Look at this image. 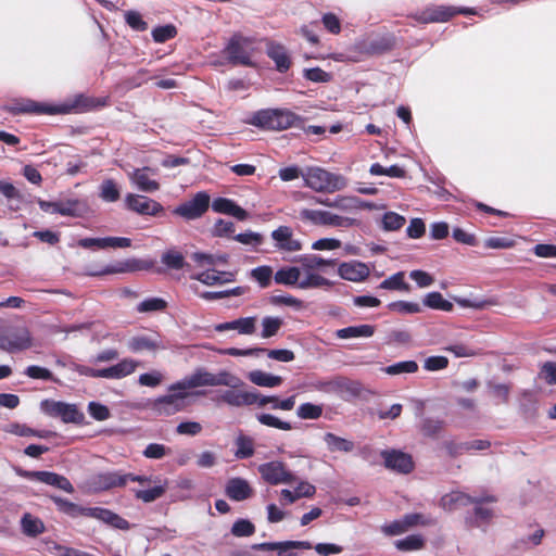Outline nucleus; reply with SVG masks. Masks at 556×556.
<instances>
[{
  "mask_svg": "<svg viewBox=\"0 0 556 556\" xmlns=\"http://www.w3.org/2000/svg\"><path fill=\"white\" fill-rule=\"evenodd\" d=\"M106 104L105 98H93L84 93H77L73 98L65 100L59 104H49L45 102H37L31 99L15 100L7 106V111L12 115L21 114H71L89 112Z\"/></svg>",
  "mask_w": 556,
  "mask_h": 556,
  "instance_id": "f257e3e1",
  "label": "nucleus"
},
{
  "mask_svg": "<svg viewBox=\"0 0 556 556\" xmlns=\"http://www.w3.org/2000/svg\"><path fill=\"white\" fill-rule=\"evenodd\" d=\"M50 498L60 513L71 518H77L79 516L90 517L102 521L113 529L123 531H127L131 527L128 520L109 508L99 506L84 507L59 495H51Z\"/></svg>",
  "mask_w": 556,
  "mask_h": 556,
  "instance_id": "f03ea898",
  "label": "nucleus"
},
{
  "mask_svg": "<svg viewBox=\"0 0 556 556\" xmlns=\"http://www.w3.org/2000/svg\"><path fill=\"white\" fill-rule=\"evenodd\" d=\"M254 38L243 36L241 33H235L227 40L222 54L226 58V63L232 66L254 67Z\"/></svg>",
  "mask_w": 556,
  "mask_h": 556,
  "instance_id": "7ed1b4c3",
  "label": "nucleus"
},
{
  "mask_svg": "<svg viewBox=\"0 0 556 556\" xmlns=\"http://www.w3.org/2000/svg\"><path fill=\"white\" fill-rule=\"evenodd\" d=\"M187 389H193L189 376L172 383L168 394L160 395L152 402V409L160 415L170 416L184 408L182 401L189 395Z\"/></svg>",
  "mask_w": 556,
  "mask_h": 556,
  "instance_id": "20e7f679",
  "label": "nucleus"
},
{
  "mask_svg": "<svg viewBox=\"0 0 556 556\" xmlns=\"http://www.w3.org/2000/svg\"><path fill=\"white\" fill-rule=\"evenodd\" d=\"M302 177L304 185L317 192L332 193L344 189L346 186L345 177L320 167L309 168Z\"/></svg>",
  "mask_w": 556,
  "mask_h": 556,
  "instance_id": "39448f33",
  "label": "nucleus"
},
{
  "mask_svg": "<svg viewBox=\"0 0 556 556\" xmlns=\"http://www.w3.org/2000/svg\"><path fill=\"white\" fill-rule=\"evenodd\" d=\"M153 266L154 261L151 258L129 257L97 269L86 268L85 275L89 277H102L113 274L137 273L142 270L148 271L152 269Z\"/></svg>",
  "mask_w": 556,
  "mask_h": 556,
  "instance_id": "423d86ee",
  "label": "nucleus"
},
{
  "mask_svg": "<svg viewBox=\"0 0 556 556\" xmlns=\"http://www.w3.org/2000/svg\"><path fill=\"white\" fill-rule=\"evenodd\" d=\"M40 410L49 417L60 418L64 424L83 425L85 421L84 413L74 403L46 399L40 402Z\"/></svg>",
  "mask_w": 556,
  "mask_h": 556,
  "instance_id": "0eeeda50",
  "label": "nucleus"
},
{
  "mask_svg": "<svg viewBox=\"0 0 556 556\" xmlns=\"http://www.w3.org/2000/svg\"><path fill=\"white\" fill-rule=\"evenodd\" d=\"M139 366V362L132 358H123L117 364L106 368H92L89 366L79 365L76 370L79 375L90 378H104V379H123L132 372Z\"/></svg>",
  "mask_w": 556,
  "mask_h": 556,
  "instance_id": "6e6552de",
  "label": "nucleus"
},
{
  "mask_svg": "<svg viewBox=\"0 0 556 556\" xmlns=\"http://www.w3.org/2000/svg\"><path fill=\"white\" fill-rule=\"evenodd\" d=\"M456 14L473 15L477 14L473 8L452 7V5H432L415 14V20L422 24L445 23Z\"/></svg>",
  "mask_w": 556,
  "mask_h": 556,
  "instance_id": "1a4fd4ad",
  "label": "nucleus"
},
{
  "mask_svg": "<svg viewBox=\"0 0 556 556\" xmlns=\"http://www.w3.org/2000/svg\"><path fill=\"white\" fill-rule=\"evenodd\" d=\"M300 218L302 220L311 222L313 225L333 226L340 228H350L357 223L355 218L340 216L328 211L308 208H303L300 212Z\"/></svg>",
  "mask_w": 556,
  "mask_h": 556,
  "instance_id": "9d476101",
  "label": "nucleus"
},
{
  "mask_svg": "<svg viewBox=\"0 0 556 556\" xmlns=\"http://www.w3.org/2000/svg\"><path fill=\"white\" fill-rule=\"evenodd\" d=\"M210 207V195L205 191H199L192 199L186 201L173 211L175 215L182 217L186 220H194L205 214Z\"/></svg>",
  "mask_w": 556,
  "mask_h": 556,
  "instance_id": "9b49d317",
  "label": "nucleus"
},
{
  "mask_svg": "<svg viewBox=\"0 0 556 556\" xmlns=\"http://www.w3.org/2000/svg\"><path fill=\"white\" fill-rule=\"evenodd\" d=\"M257 470L263 480L271 485L292 483L294 481L293 473L289 471L280 460H271L261 464Z\"/></svg>",
  "mask_w": 556,
  "mask_h": 556,
  "instance_id": "f8f14e48",
  "label": "nucleus"
},
{
  "mask_svg": "<svg viewBox=\"0 0 556 556\" xmlns=\"http://www.w3.org/2000/svg\"><path fill=\"white\" fill-rule=\"evenodd\" d=\"M125 207L143 216H157L163 211V205L146 195L127 193L125 197Z\"/></svg>",
  "mask_w": 556,
  "mask_h": 556,
  "instance_id": "ddd939ff",
  "label": "nucleus"
},
{
  "mask_svg": "<svg viewBox=\"0 0 556 556\" xmlns=\"http://www.w3.org/2000/svg\"><path fill=\"white\" fill-rule=\"evenodd\" d=\"M380 456L387 469L407 475L414 470V462L409 454L400 450H382Z\"/></svg>",
  "mask_w": 556,
  "mask_h": 556,
  "instance_id": "4468645a",
  "label": "nucleus"
},
{
  "mask_svg": "<svg viewBox=\"0 0 556 556\" xmlns=\"http://www.w3.org/2000/svg\"><path fill=\"white\" fill-rule=\"evenodd\" d=\"M214 401L216 404H226L231 407L252 406L256 404V390L244 391L228 388L219 391Z\"/></svg>",
  "mask_w": 556,
  "mask_h": 556,
  "instance_id": "2eb2a0df",
  "label": "nucleus"
},
{
  "mask_svg": "<svg viewBox=\"0 0 556 556\" xmlns=\"http://www.w3.org/2000/svg\"><path fill=\"white\" fill-rule=\"evenodd\" d=\"M88 486L96 493L125 486V479L121 471H102L88 479Z\"/></svg>",
  "mask_w": 556,
  "mask_h": 556,
  "instance_id": "dca6fc26",
  "label": "nucleus"
},
{
  "mask_svg": "<svg viewBox=\"0 0 556 556\" xmlns=\"http://www.w3.org/2000/svg\"><path fill=\"white\" fill-rule=\"evenodd\" d=\"M156 170L149 167L143 166L141 168H134L131 173H129V179L136 188L146 193H152L160 189V184L155 179L150 178V174L155 175Z\"/></svg>",
  "mask_w": 556,
  "mask_h": 556,
  "instance_id": "f3484780",
  "label": "nucleus"
},
{
  "mask_svg": "<svg viewBox=\"0 0 556 556\" xmlns=\"http://www.w3.org/2000/svg\"><path fill=\"white\" fill-rule=\"evenodd\" d=\"M31 345V337L27 329H18L0 338V346L14 353L27 350Z\"/></svg>",
  "mask_w": 556,
  "mask_h": 556,
  "instance_id": "a211bd4d",
  "label": "nucleus"
},
{
  "mask_svg": "<svg viewBox=\"0 0 556 556\" xmlns=\"http://www.w3.org/2000/svg\"><path fill=\"white\" fill-rule=\"evenodd\" d=\"M395 46V36L388 33L368 38L363 45V50L370 55H381L393 50Z\"/></svg>",
  "mask_w": 556,
  "mask_h": 556,
  "instance_id": "6ab92c4d",
  "label": "nucleus"
},
{
  "mask_svg": "<svg viewBox=\"0 0 556 556\" xmlns=\"http://www.w3.org/2000/svg\"><path fill=\"white\" fill-rule=\"evenodd\" d=\"M313 201L316 204L325 205L328 207H336L341 211H349L358 206L371 208L372 204L369 202L361 201L356 197H343L338 195L333 200L325 197H313Z\"/></svg>",
  "mask_w": 556,
  "mask_h": 556,
  "instance_id": "aec40b11",
  "label": "nucleus"
},
{
  "mask_svg": "<svg viewBox=\"0 0 556 556\" xmlns=\"http://www.w3.org/2000/svg\"><path fill=\"white\" fill-rule=\"evenodd\" d=\"M271 239L275 241L277 250L286 252H296L302 249L300 240L293 238L292 229L289 226H279L271 231Z\"/></svg>",
  "mask_w": 556,
  "mask_h": 556,
  "instance_id": "412c9836",
  "label": "nucleus"
},
{
  "mask_svg": "<svg viewBox=\"0 0 556 556\" xmlns=\"http://www.w3.org/2000/svg\"><path fill=\"white\" fill-rule=\"evenodd\" d=\"M338 274L344 280L361 282L369 276L370 269L367 264L363 262L350 261L339 265Z\"/></svg>",
  "mask_w": 556,
  "mask_h": 556,
  "instance_id": "4be33fe9",
  "label": "nucleus"
},
{
  "mask_svg": "<svg viewBox=\"0 0 556 556\" xmlns=\"http://www.w3.org/2000/svg\"><path fill=\"white\" fill-rule=\"evenodd\" d=\"M211 206L214 212L230 215L241 222L249 217V213L244 208L228 198H215Z\"/></svg>",
  "mask_w": 556,
  "mask_h": 556,
  "instance_id": "5701e85b",
  "label": "nucleus"
},
{
  "mask_svg": "<svg viewBox=\"0 0 556 556\" xmlns=\"http://www.w3.org/2000/svg\"><path fill=\"white\" fill-rule=\"evenodd\" d=\"M267 56L274 61L276 71L287 73L291 66L290 56L286 48L277 42L269 41L266 47Z\"/></svg>",
  "mask_w": 556,
  "mask_h": 556,
  "instance_id": "b1692460",
  "label": "nucleus"
},
{
  "mask_svg": "<svg viewBox=\"0 0 556 556\" xmlns=\"http://www.w3.org/2000/svg\"><path fill=\"white\" fill-rule=\"evenodd\" d=\"M304 118L289 110L275 109L273 130L280 131L291 127L302 128Z\"/></svg>",
  "mask_w": 556,
  "mask_h": 556,
  "instance_id": "393cba45",
  "label": "nucleus"
},
{
  "mask_svg": "<svg viewBox=\"0 0 556 556\" xmlns=\"http://www.w3.org/2000/svg\"><path fill=\"white\" fill-rule=\"evenodd\" d=\"M225 493L230 500L241 502L251 496L252 489L245 479L238 477L227 481Z\"/></svg>",
  "mask_w": 556,
  "mask_h": 556,
  "instance_id": "a878e982",
  "label": "nucleus"
},
{
  "mask_svg": "<svg viewBox=\"0 0 556 556\" xmlns=\"http://www.w3.org/2000/svg\"><path fill=\"white\" fill-rule=\"evenodd\" d=\"M255 316L241 317L231 321L217 324L214 329L217 332L238 330L240 334H252L255 331Z\"/></svg>",
  "mask_w": 556,
  "mask_h": 556,
  "instance_id": "bb28decb",
  "label": "nucleus"
},
{
  "mask_svg": "<svg viewBox=\"0 0 556 556\" xmlns=\"http://www.w3.org/2000/svg\"><path fill=\"white\" fill-rule=\"evenodd\" d=\"M363 384L357 380L339 376L337 396L345 402H351L362 395Z\"/></svg>",
  "mask_w": 556,
  "mask_h": 556,
  "instance_id": "cd10ccee",
  "label": "nucleus"
},
{
  "mask_svg": "<svg viewBox=\"0 0 556 556\" xmlns=\"http://www.w3.org/2000/svg\"><path fill=\"white\" fill-rule=\"evenodd\" d=\"M193 279L206 286L224 285L236 280V274L232 271H223L215 269H207L197 274Z\"/></svg>",
  "mask_w": 556,
  "mask_h": 556,
  "instance_id": "c85d7f7f",
  "label": "nucleus"
},
{
  "mask_svg": "<svg viewBox=\"0 0 556 556\" xmlns=\"http://www.w3.org/2000/svg\"><path fill=\"white\" fill-rule=\"evenodd\" d=\"M473 505V510L471 514H467L465 522L470 528H482L485 531V526L493 517V510L478 504Z\"/></svg>",
  "mask_w": 556,
  "mask_h": 556,
  "instance_id": "c756f323",
  "label": "nucleus"
},
{
  "mask_svg": "<svg viewBox=\"0 0 556 556\" xmlns=\"http://www.w3.org/2000/svg\"><path fill=\"white\" fill-rule=\"evenodd\" d=\"M127 348L132 353H139L142 351H155L162 346L161 341L156 338L140 334L134 336L127 341Z\"/></svg>",
  "mask_w": 556,
  "mask_h": 556,
  "instance_id": "7c9ffc66",
  "label": "nucleus"
},
{
  "mask_svg": "<svg viewBox=\"0 0 556 556\" xmlns=\"http://www.w3.org/2000/svg\"><path fill=\"white\" fill-rule=\"evenodd\" d=\"M270 404L273 409L291 410L295 404V395L288 396L279 400L275 395H263L256 390V404L257 406H265Z\"/></svg>",
  "mask_w": 556,
  "mask_h": 556,
  "instance_id": "2f4dec72",
  "label": "nucleus"
},
{
  "mask_svg": "<svg viewBox=\"0 0 556 556\" xmlns=\"http://www.w3.org/2000/svg\"><path fill=\"white\" fill-rule=\"evenodd\" d=\"M59 215L71 217H83L88 212V204L78 199L60 201Z\"/></svg>",
  "mask_w": 556,
  "mask_h": 556,
  "instance_id": "473e14b6",
  "label": "nucleus"
},
{
  "mask_svg": "<svg viewBox=\"0 0 556 556\" xmlns=\"http://www.w3.org/2000/svg\"><path fill=\"white\" fill-rule=\"evenodd\" d=\"M375 331V326L363 324L338 329L336 331V337L339 339L370 338L374 336Z\"/></svg>",
  "mask_w": 556,
  "mask_h": 556,
  "instance_id": "72a5a7b5",
  "label": "nucleus"
},
{
  "mask_svg": "<svg viewBox=\"0 0 556 556\" xmlns=\"http://www.w3.org/2000/svg\"><path fill=\"white\" fill-rule=\"evenodd\" d=\"M248 379L253 384L263 388H276L279 387L283 381L282 377L260 369L250 371L248 374Z\"/></svg>",
  "mask_w": 556,
  "mask_h": 556,
  "instance_id": "f704fd0d",
  "label": "nucleus"
},
{
  "mask_svg": "<svg viewBox=\"0 0 556 556\" xmlns=\"http://www.w3.org/2000/svg\"><path fill=\"white\" fill-rule=\"evenodd\" d=\"M14 470H15V473L21 478L28 479V480H36L38 482H41V483H45L48 485H52V486H54L55 479L58 476V473L53 472V471L26 470L21 467H15Z\"/></svg>",
  "mask_w": 556,
  "mask_h": 556,
  "instance_id": "c9c22d12",
  "label": "nucleus"
},
{
  "mask_svg": "<svg viewBox=\"0 0 556 556\" xmlns=\"http://www.w3.org/2000/svg\"><path fill=\"white\" fill-rule=\"evenodd\" d=\"M324 442L329 452H343L350 453L354 450L355 444L353 441L341 438L332 432H327L324 435Z\"/></svg>",
  "mask_w": 556,
  "mask_h": 556,
  "instance_id": "e433bc0d",
  "label": "nucleus"
},
{
  "mask_svg": "<svg viewBox=\"0 0 556 556\" xmlns=\"http://www.w3.org/2000/svg\"><path fill=\"white\" fill-rule=\"evenodd\" d=\"M422 304L431 309L452 312L453 303L445 300L439 291H431L422 299Z\"/></svg>",
  "mask_w": 556,
  "mask_h": 556,
  "instance_id": "4c0bfd02",
  "label": "nucleus"
},
{
  "mask_svg": "<svg viewBox=\"0 0 556 556\" xmlns=\"http://www.w3.org/2000/svg\"><path fill=\"white\" fill-rule=\"evenodd\" d=\"M296 261L299 263H301L302 267L306 271H311L313 269L320 268L324 266H334L336 265V260L324 258L316 254H303V255H300L296 258Z\"/></svg>",
  "mask_w": 556,
  "mask_h": 556,
  "instance_id": "58836bf2",
  "label": "nucleus"
},
{
  "mask_svg": "<svg viewBox=\"0 0 556 556\" xmlns=\"http://www.w3.org/2000/svg\"><path fill=\"white\" fill-rule=\"evenodd\" d=\"M7 431L18 437H37L40 439H46L55 434L49 430H36L18 422L11 424Z\"/></svg>",
  "mask_w": 556,
  "mask_h": 556,
  "instance_id": "ea45409f",
  "label": "nucleus"
},
{
  "mask_svg": "<svg viewBox=\"0 0 556 556\" xmlns=\"http://www.w3.org/2000/svg\"><path fill=\"white\" fill-rule=\"evenodd\" d=\"M275 109H263L256 111L249 123L257 128L273 130Z\"/></svg>",
  "mask_w": 556,
  "mask_h": 556,
  "instance_id": "a19ab883",
  "label": "nucleus"
},
{
  "mask_svg": "<svg viewBox=\"0 0 556 556\" xmlns=\"http://www.w3.org/2000/svg\"><path fill=\"white\" fill-rule=\"evenodd\" d=\"M243 386V381L238 376L231 374L228 370H219L213 372V387H227L232 389H239Z\"/></svg>",
  "mask_w": 556,
  "mask_h": 556,
  "instance_id": "79ce46f5",
  "label": "nucleus"
},
{
  "mask_svg": "<svg viewBox=\"0 0 556 556\" xmlns=\"http://www.w3.org/2000/svg\"><path fill=\"white\" fill-rule=\"evenodd\" d=\"M21 527L24 534L36 538L45 531L43 522L30 514H25L21 520Z\"/></svg>",
  "mask_w": 556,
  "mask_h": 556,
  "instance_id": "37998d69",
  "label": "nucleus"
},
{
  "mask_svg": "<svg viewBox=\"0 0 556 556\" xmlns=\"http://www.w3.org/2000/svg\"><path fill=\"white\" fill-rule=\"evenodd\" d=\"M300 268L295 266L281 267L275 273L274 280L276 283L279 285L295 286L300 278Z\"/></svg>",
  "mask_w": 556,
  "mask_h": 556,
  "instance_id": "c03bdc74",
  "label": "nucleus"
},
{
  "mask_svg": "<svg viewBox=\"0 0 556 556\" xmlns=\"http://www.w3.org/2000/svg\"><path fill=\"white\" fill-rule=\"evenodd\" d=\"M405 273L397 271L380 282L379 288L383 290L409 291L410 286L405 282Z\"/></svg>",
  "mask_w": 556,
  "mask_h": 556,
  "instance_id": "a18cd8bd",
  "label": "nucleus"
},
{
  "mask_svg": "<svg viewBox=\"0 0 556 556\" xmlns=\"http://www.w3.org/2000/svg\"><path fill=\"white\" fill-rule=\"evenodd\" d=\"M496 501V496L492 494L471 496L464 493H455L450 495V503L460 502L463 505L478 504L482 506L484 503H495Z\"/></svg>",
  "mask_w": 556,
  "mask_h": 556,
  "instance_id": "49530a36",
  "label": "nucleus"
},
{
  "mask_svg": "<svg viewBox=\"0 0 556 556\" xmlns=\"http://www.w3.org/2000/svg\"><path fill=\"white\" fill-rule=\"evenodd\" d=\"M520 410L528 419H532L538 415V401L529 390H525L521 394Z\"/></svg>",
  "mask_w": 556,
  "mask_h": 556,
  "instance_id": "de8ad7c7",
  "label": "nucleus"
},
{
  "mask_svg": "<svg viewBox=\"0 0 556 556\" xmlns=\"http://www.w3.org/2000/svg\"><path fill=\"white\" fill-rule=\"evenodd\" d=\"M395 547L401 552L418 551L424 547L425 539L420 534H409L394 542Z\"/></svg>",
  "mask_w": 556,
  "mask_h": 556,
  "instance_id": "09e8293b",
  "label": "nucleus"
},
{
  "mask_svg": "<svg viewBox=\"0 0 556 556\" xmlns=\"http://www.w3.org/2000/svg\"><path fill=\"white\" fill-rule=\"evenodd\" d=\"M247 291V287L237 286L231 289L223 290V291H203L199 294V296L205 301H215L219 299H225L229 296H240L244 294Z\"/></svg>",
  "mask_w": 556,
  "mask_h": 556,
  "instance_id": "8fccbe9b",
  "label": "nucleus"
},
{
  "mask_svg": "<svg viewBox=\"0 0 556 556\" xmlns=\"http://www.w3.org/2000/svg\"><path fill=\"white\" fill-rule=\"evenodd\" d=\"M545 531L542 528L536 529L532 534L516 540L514 547L516 549L527 551L541 544Z\"/></svg>",
  "mask_w": 556,
  "mask_h": 556,
  "instance_id": "3c124183",
  "label": "nucleus"
},
{
  "mask_svg": "<svg viewBox=\"0 0 556 556\" xmlns=\"http://www.w3.org/2000/svg\"><path fill=\"white\" fill-rule=\"evenodd\" d=\"M282 325H283V319L280 317H277V316L263 317L261 337L264 339H268V338L276 336Z\"/></svg>",
  "mask_w": 556,
  "mask_h": 556,
  "instance_id": "603ef678",
  "label": "nucleus"
},
{
  "mask_svg": "<svg viewBox=\"0 0 556 556\" xmlns=\"http://www.w3.org/2000/svg\"><path fill=\"white\" fill-rule=\"evenodd\" d=\"M100 198L104 202H116L121 197V190L113 179H105L100 186Z\"/></svg>",
  "mask_w": 556,
  "mask_h": 556,
  "instance_id": "864d4df0",
  "label": "nucleus"
},
{
  "mask_svg": "<svg viewBox=\"0 0 556 556\" xmlns=\"http://www.w3.org/2000/svg\"><path fill=\"white\" fill-rule=\"evenodd\" d=\"M189 378L193 389L213 387V372L208 371L205 367H197L193 372L189 375Z\"/></svg>",
  "mask_w": 556,
  "mask_h": 556,
  "instance_id": "5fc2aeb1",
  "label": "nucleus"
},
{
  "mask_svg": "<svg viewBox=\"0 0 556 556\" xmlns=\"http://www.w3.org/2000/svg\"><path fill=\"white\" fill-rule=\"evenodd\" d=\"M230 533L236 538H248L255 533V526L250 519L239 518L232 523Z\"/></svg>",
  "mask_w": 556,
  "mask_h": 556,
  "instance_id": "6e6d98bb",
  "label": "nucleus"
},
{
  "mask_svg": "<svg viewBox=\"0 0 556 556\" xmlns=\"http://www.w3.org/2000/svg\"><path fill=\"white\" fill-rule=\"evenodd\" d=\"M167 307V302L162 298H147L137 304L136 311L138 313H152L161 312Z\"/></svg>",
  "mask_w": 556,
  "mask_h": 556,
  "instance_id": "4d7b16f0",
  "label": "nucleus"
},
{
  "mask_svg": "<svg viewBox=\"0 0 556 556\" xmlns=\"http://www.w3.org/2000/svg\"><path fill=\"white\" fill-rule=\"evenodd\" d=\"M324 407L321 404H314L311 402H306L301 404L296 408V416L301 419H318L323 415Z\"/></svg>",
  "mask_w": 556,
  "mask_h": 556,
  "instance_id": "13d9d810",
  "label": "nucleus"
},
{
  "mask_svg": "<svg viewBox=\"0 0 556 556\" xmlns=\"http://www.w3.org/2000/svg\"><path fill=\"white\" fill-rule=\"evenodd\" d=\"M256 420L264 426L280 429V430H291L293 426L289 421H283L276 417L275 415L268 414V413H260L256 414Z\"/></svg>",
  "mask_w": 556,
  "mask_h": 556,
  "instance_id": "bf43d9fd",
  "label": "nucleus"
},
{
  "mask_svg": "<svg viewBox=\"0 0 556 556\" xmlns=\"http://www.w3.org/2000/svg\"><path fill=\"white\" fill-rule=\"evenodd\" d=\"M152 39L157 43H164L177 36V28L173 24L156 26L151 31Z\"/></svg>",
  "mask_w": 556,
  "mask_h": 556,
  "instance_id": "052dcab7",
  "label": "nucleus"
},
{
  "mask_svg": "<svg viewBox=\"0 0 556 556\" xmlns=\"http://www.w3.org/2000/svg\"><path fill=\"white\" fill-rule=\"evenodd\" d=\"M23 374L31 379L52 381L55 383L60 382L48 368L38 365L27 366Z\"/></svg>",
  "mask_w": 556,
  "mask_h": 556,
  "instance_id": "680f3d73",
  "label": "nucleus"
},
{
  "mask_svg": "<svg viewBox=\"0 0 556 556\" xmlns=\"http://www.w3.org/2000/svg\"><path fill=\"white\" fill-rule=\"evenodd\" d=\"M192 258L194 262L199 264H207V265H216V264H227L229 261V254L220 253V254H207L204 252H195L192 254Z\"/></svg>",
  "mask_w": 556,
  "mask_h": 556,
  "instance_id": "e2e57ef3",
  "label": "nucleus"
},
{
  "mask_svg": "<svg viewBox=\"0 0 556 556\" xmlns=\"http://www.w3.org/2000/svg\"><path fill=\"white\" fill-rule=\"evenodd\" d=\"M418 370V364L415 361H402L391 364L384 368V372L394 376L400 374H414Z\"/></svg>",
  "mask_w": 556,
  "mask_h": 556,
  "instance_id": "0e129e2a",
  "label": "nucleus"
},
{
  "mask_svg": "<svg viewBox=\"0 0 556 556\" xmlns=\"http://www.w3.org/2000/svg\"><path fill=\"white\" fill-rule=\"evenodd\" d=\"M406 219L403 215L395 212H386L382 216V228L386 231H395L401 229Z\"/></svg>",
  "mask_w": 556,
  "mask_h": 556,
  "instance_id": "69168bd1",
  "label": "nucleus"
},
{
  "mask_svg": "<svg viewBox=\"0 0 556 556\" xmlns=\"http://www.w3.org/2000/svg\"><path fill=\"white\" fill-rule=\"evenodd\" d=\"M237 451L235 453L238 459H247L254 455L252 440L249 437L239 435L236 440Z\"/></svg>",
  "mask_w": 556,
  "mask_h": 556,
  "instance_id": "338daca9",
  "label": "nucleus"
},
{
  "mask_svg": "<svg viewBox=\"0 0 556 556\" xmlns=\"http://www.w3.org/2000/svg\"><path fill=\"white\" fill-rule=\"evenodd\" d=\"M161 261L168 268L175 270H180L186 265L184 255L173 250H168L167 252L163 253Z\"/></svg>",
  "mask_w": 556,
  "mask_h": 556,
  "instance_id": "774afa93",
  "label": "nucleus"
}]
</instances>
